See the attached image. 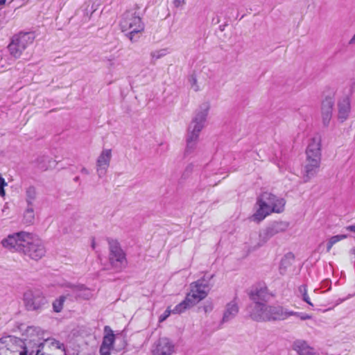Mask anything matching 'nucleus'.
Segmentation results:
<instances>
[{
  "label": "nucleus",
  "instance_id": "obj_16",
  "mask_svg": "<svg viewBox=\"0 0 355 355\" xmlns=\"http://www.w3.org/2000/svg\"><path fill=\"white\" fill-rule=\"evenodd\" d=\"M174 348V345L168 338H162L157 340L153 352L155 355H172Z\"/></svg>",
  "mask_w": 355,
  "mask_h": 355
},
{
  "label": "nucleus",
  "instance_id": "obj_19",
  "mask_svg": "<svg viewBox=\"0 0 355 355\" xmlns=\"http://www.w3.org/2000/svg\"><path fill=\"white\" fill-rule=\"evenodd\" d=\"M239 311V308L235 300L228 302L225 306L220 324L226 323L233 320L237 315Z\"/></svg>",
  "mask_w": 355,
  "mask_h": 355
},
{
  "label": "nucleus",
  "instance_id": "obj_32",
  "mask_svg": "<svg viewBox=\"0 0 355 355\" xmlns=\"http://www.w3.org/2000/svg\"><path fill=\"white\" fill-rule=\"evenodd\" d=\"M299 292L302 294L303 300L309 305L313 306V304L311 302L310 298L307 294V290L305 285H302L299 287Z\"/></svg>",
  "mask_w": 355,
  "mask_h": 355
},
{
  "label": "nucleus",
  "instance_id": "obj_35",
  "mask_svg": "<svg viewBox=\"0 0 355 355\" xmlns=\"http://www.w3.org/2000/svg\"><path fill=\"white\" fill-rule=\"evenodd\" d=\"M189 81L191 85V87L194 89V91L198 92L199 90V86L197 85V78L195 75L192 74L189 78Z\"/></svg>",
  "mask_w": 355,
  "mask_h": 355
},
{
  "label": "nucleus",
  "instance_id": "obj_22",
  "mask_svg": "<svg viewBox=\"0 0 355 355\" xmlns=\"http://www.w3.org/2000/svg\"><path fill=\"white\" fill-rule=\"evenodd\" d=\"M70 288H71L72 294L76 298L89 300L93 295L92 291L83 284L71 285Z\"/></svg>",
  "mask_w": 355,
  "mask_h": 355
},
{
  "label": "nucleus",
  "instance_id": "obj_25",
  "mask_svg": "<svg viewBox=\"0 0 355 355\" xmlns=\"http://www.w3.org/2000/svg\"><path fill=\"white\" fill-rule=\"evenodd\" d=\"M35 221V214L33 206L27 205L24 213L23 222L26 225H32Z\"/></svg>",
  "mask_w": 355,
  "mask_h": 355
},
{
  "label": "nucleus",
  "instance_id": "obj_49",
  "mask_svg": "<svg viewBox=\"0 0 355 355\" xmlns=\"http://www.w3.org/2000/svg\"><path fill=\"white\" fill-rule=\"evenodd\" d=\"M79 180H80V178H79V177H78V176L75 177V178H74V179H73V180H74L75 182H78V181H79Z\"/></svg>",
  "mask_w": 355,
  "mask_h": 355
},
{
  "label": "nucleus",
  "instance_id": "obj_42",
  "mask_svg": "<svg viewBox=\"0 0 355 355\" xmlns=\"http://www.w3.org/2000/svg\"><path fill=\"white\" fill-rule=\"evenodd\" d=\"M7 186V182H6L5 179L2 177V175L0 174V187H5Z\"/></svg>",
  "mask_w": 355,
  "mask_h": 355
},
{
  "label": "nucleus",
  "instance_id": "obj_33",
  "mask_svg": "<svg viewBox=\"0 0 355 355\" xmlns=\"http://www.w3.org/2000/svg\"><path fill=\"white\" fill-rule=\"evenodd\" d=\"M166 54V49H160L155 51H152L150 53V56L153 60H158L163 56H164Z\"/></svg>",
  "mask_w": 355,
  "mask_h": 355
},
{
  "label": "nucleus",
  "instance_id": "obj_5",
  "mask_svg": "<svg viewBox=\"0 0 355 355\" xmlns=\"http://www.w3.org/2000/svg\"><path fill=\"white\" fill-rule=\"evenodd\" d=\"M35 38V34L32 32H20L15 35L8 46L10 55L15 58H20L23 51L33 42Z\"/></svg>",
  "mask_w": 355,
  "mask_h": 355
},
{
  "label": "nucleus",
  "instance_id": "obj_45",
  "mask_svg": "<svg viewBox=\"0 0 355 355\" xmlns=\"http://www.w3.org/2000/svg\"><path fill=\"white\" fill-rule=\"evenodd\" d=\"M80 172L82 173H83V174H85V175H88L89 173V171L86 168H85V167L82 168Z\"/></svg>",
  "mask_w": 355,
  "mask_h": 355
},
{
  "label": "nucleus",
  "instance_id": "obj_15",
  "mask_svg": "<svg viewBox=\"0 0 355 355\" xmlns=\"http://www.w3.org/2000/svg\"><path fill=\"white\" fill-rule=\"evenodd\" d=\"M250 299L254 302V304H264L270 298V294L266 286H257L252 289L250 293Z\"/></svg>",
  "mask_w": 355,
  "mask_h": 355
},
{
  "label": "nucleus",
  "instance_id": "obj_40",
  "mask_svg": "<svg viewBox=\"0 0 355 355\" xmlns=\"http://www.w3.org/2000/svg\"><path fill=\"white\" fill-rule=\"evenodd\" d=\"M10 355H32L33 352H29L28 350H22L21 352L17 353L16 351H10Z\"/></svg>",
  "mask_w": 355,
  "mask_h": 355
},
{
  "label": "nucleus",
  "instance_id": "obj_23",
  "mask_svg": "<svg viewBox=\"0 0 355 355\" xmlns=\"http://www.w3.org/2000/svg\"><path fill=\"white\" fill-rule=\"evenodd\" d=\"M2 340L6 342V345L10 351H16L17 353H20L22 350H28L24 342L20 338H8L5 340L2 339Z\"/></svg>",
  "mask_w": 355,
  "mask_h": 355
},
{
  "label": "nucleus",
  "instance_id": "obj_43",
  "mask_svg": "<svg viewBox=\"0 0 355 355\" xmlns=\"http://www.w3.org/2000/svg\"><path fill=\"white\" fill-rule=\"evenodd\" d=\"M346 229L349 231H351L352 232H355V225H349V226H347L346 227Z\"/></svg>",
  "mask_w": 355,
  "mask_h": 355
},
{
  "label": "nucleus",
  "instance_id": "obj_31",
  "mask_svg": "<svg viewBox=\"0 0 355 355\" xmlns=\"http://www.w3.org/2000/svg\"><path fill=\"white\" fill-rule=\"evenodd\" d=\"M46 343H49L50 347H54L55 349H61L65 352V347L63 343L60 341L55 340V338H48L46 340Z\"/></svg>",
  "mask_w": 355,
  "mask_h": 355
},
{
  "label": "nucleus",
  "instance_id": "obj_30",
  "mask_svg": "<svg viewBox=\"0 0 355 355\" xmlns=\"http://www.w3.org/2000/svg\"><path fill=\"white\" fill-rule=\"evenodd\" d=\"M345 238H347V236L345 234H340V235H336V236H331L329 239V242L327 243V252H329L331 250V248L333 247V245L334 244H336L337 242H338L343 239H345Z\"/></svg>",
  "mask_w": 355,
  "mask_h": 355
},
{
  "label": "nucleus",
  "instance_id": "obj_41",
  "mask_svg": "<svg viewBox=\"0 0 355 355\" xmlns=\"http://www.w3.org/2000/svg\"><path fill=\"white\" fill-rule=\"evenodd\" d=\"M170 311L168 310H166L164 313V315H162L159 318V321L162 322V321H164V320L166 319V318L170 314Z\"/></svg>",
  "mask_w": 355,
  "mask_h": 355
},
{
  "label": "nucleus",
  "instance_id": "obj_28",
  "mask_svg": "<svg viewBox=\"0 0 355 355\" xmlns=\"http://www.w3.org/2000/svg\"><path fill=\"white\" fill-rule=\"evenodd\" d=\"M65 300L66 296L61 295L58 299L53 301V309L55 313H60L62 311Z\"/></svg>",
  "mask_w": 355,
  "mask_h": 355
},
{
  "label": "nucleus",
  "instance_id": "obj_6",
  "mask_svg": "<svg viewBox=\"0 0 355 355\" xmlns=\"http://www.w3.org/2000/svg\"><path fill=\"white\" fill-rule=\"evenodd\" d=\"M23 301L26 309L30 311H42L48 304L44 293L37 289H30L24 293Z\"/></svg>",
  "mask_w": 355,
  "mask_h": 355
},
{
  "label": "nucleus",
  "instance_id": "obj_24",
  "mask_svg": "<svg viewBox=\"0 0 355 355\" xmlns=\"http://www.w3.org/2000/svg\"><path fill=\"white\" fill-rule=\"evenodd\" d=\"M195 304L194 301H193L191 299V297H189L188 295L185 297V299L181 302L180 304L176 305L174 309L171 311L173 313H181L184 311H185L187 309L193 306Z\"/></svg>",
  "mask_w": 355,
  "mask_h": 355
},
{
  "label": "nucleus",
  "instance_id": "obj_44",
  "mask_svg": "<svg viewBox=\"0 0 355 355\" xmlns=\"http://www.w3.org/2000/svg\"><path fill=\"white\" fill-rule=\"evenodd\" d=\"M5 195H6V192L4 190V187H0V196L1 197H3V196H5Z\"/></svg>",
  "mask_w": 355,
  "mask_h": 355
},
{
  "label": "nucleus",
  "instance_id": "obj_26",
  "mask_svg": "<svg viewBox=\"0 0 355 355\" xmlns=\"http://www.w3.org/2000/svg\"><path fill=\"white\" fill-rule=\"evenodd\" d=\"M37 198L36 189L33 186L28 187L26 190V202L27 205L33 206V203Z\"/></svg>",
  "mask_w": 355,
  "mask_h": 355
},
{
  "label": "nucleus",
  "instance_id": "obj_36",
  "mask_svg": "<svg viewBox=\"0 0 355 355\" xmlns=\"http://www.w3.org/2000/svg\"><path fill=\"white\" fill-rule=\"evenodd\" d=\"M202 309L205 313H210L214 309V304L211 301H207L202 306Z\"/></svg>",
  "mask_w": 355,
  "mask_h": 355
},
{
  "label": "nucleus",
  "instance_id": "obj_10",
  "mask_svg": "<svg viewBox=\"0 0 355 355\" xmlns=\"http://www.w3.org/2000/svg\"><path fill=\"white\" fill-rule=\"evenodd\" d=\"M288 223L284 221H275L259 233V246L263 245L275 235L285 232Z\"/></svg>",
  "mask_w": 355,
  "mask_h": 355
},
{
  "label": "nucleus",
  "instance_id": "obj_17",
  "mask_svg": "<svg viewBox=\"0 0 355 355\" xmlns=\"http://www.w3.org/2000/svg\"><path fill=\"white\" fill-rule=\"evenodd\" d=\"M338 119L340 123L345 121L351 112V102L349 96H345L338 101Z\"/></svg>",
  "mask_w": 355,
  "mask_h": 355
},
{
  "label": "nucleus",
  "instance_id": "obj_13",
  "mask_svg": "<svg viewBox=\"0 0 355 355\" xmlns=\"http://www.w3.org/2000/svg\"><path fill=\"white\" fill-rule=\"evenodd\" d=\"M112 158L111 149H104L96 160V171L99 178H102L107 173Z\"/></svg>",
  "mask_w": 355,
  "mask_h": 355
},
{
  "label": "nucleus",
  "instance_id": "obj_51",
  "mask_svg": "<svg viewBox=\"0 0 355 355\" xmlns=\"http://www.w3.org/2000/svg\"><path fill=\"white\" fill-rule=\"evenodd\" d=\"M152 355H155V353L153 352V354Z\"/></svg>",
  "mask_w": 355,
  "mask_h": 355
},
{
  "label": "nucleus",
  "instance_id": "obj_27",
  "mask_svg": "<svg viewBox=\"0 0 355 355\" xmlns=\"http://www.w3.org/2000/svg\"><path fill=\"white\" fill-rule=\"evenodd\" d=\"M107 329H109L110 333H107L104 336L102 345L111 347L113 345L114 340V335L112 333V331L110 329V327L106 326L105 327V330L107 331Z\"/></svg>",
  "mask_w": 355,
  "mask_h": 355
},
{
  "label": "nucleus",
  "instance_id": "obj_2",
  "mask_svg": "<svg viewBox=\"0 0 355 355\" xmlns=\"http://www.w3.org/2000/svg\"><path fill=\"white\" fill-rule=\"evenodd\" d=\"M139 9L138 5L135 8L126 10L121 16L119 23L121 31L125 33V36L132 43L137 42L139 36L144 31L145 25L141 20V17L137 10Z\"/></svg>",
  "mask_w": 355,
  "mask_h": 355
},
{
  "label": "nucleus",
  "instance_id": "obj_20",
  "mask_svg": "<svg viewBox=\"0 0 355 355\" xmlns=\"http://www.w3.org/2000/svg\"><path fill=\"white\" fill-rule=\"evenodd\" d=\"M36 167L42 171H46L49 169L54 168L57 164L55 160L49 157V156L42 155L39 156L35 161Z\"/></svg>",
  "mask_w": 355,
  "mask_h": 355
},
{
  "label": "nucleus",
  "instance_id": "obj_14",
  "mask_svg": "<svg viewBox=\"0 0 355 355\" xmlns=\"http://www.w3.org/2000/svg\"><path fill=\"white\" fill-rule=\"evenodd\" d=\"M335 101L332 96L325 97L321 103V115L324 126H329L333 114Z\"/></svg>",
  "mask_w": 355,
  "mask_h": 355
},
{
  "label": "nucleus",
  "instance_id": "obj_4",
  "mask_svg": "<svg viewBox=\"0 0 355 355\" xmlns=\"http://www.w3.org/2000/svg\"><path fill=\"white\" fill-rule=\"evenodd\" d=\"M250 308V316L257 322L284 320L289 315L293 314L292 312L284 311L282 306H269L265 303L254 304Z\"/></svg>",
  "mask_w": 355,
  "mask_h": 355
},
{
  "label": "nucleus",
  "instance_id": "obj_11",
  "mask_svg": "<svg viewBox=\"0 0 355 355\" xmlns=\"http://www.w3.org/2000/svg\"><path fill=\"white\" fill-rule=\"evenodd\" d=\"M209 291L208 283L204 279H200L191 284V292L187 295L197 304L207 296Z\"/></svg>",
  "mask_w": 355,
  "mask_h": 355
},
{
  "label": "nucleus",
  "instance_id": "obj_7",
  "mask_svg": "<svg viewBox=\"0 0 355 355\" xmlns=\"http://www.w3.org/2000/svg\"><path fill=\"white\" fill-rule=\"evenodd\" d=\"M109 245V261L112 268L122 270L127 266L125 253L117 240L107 239Z\"/></svg>",
  "mask_w": 355,
  "mask_h": 355
},
{
  "label": "nucleus",
  "instance_id": "obj_47",
  "mask_svg": "<svg viewBox=\"0 0 355 355\" xmlns=\"http://www.w3.org/2000/svg\"><path fill=\"white\" fill-rule=\"evenodd\" d=\"M6 0H0V6L5 4Z\"/></svg>",
  "mask_w": 355,
  "mask_h": 355
},
{
  "label": "nucleus",
  "instance_id": "obj_1",
  "mask_svg": "<svg viewBox=\"0 0 355 355\" xmlns=\"http://www.w3.org/2000/svg\"><path fill=\"white\" fill-rule=\"evenodd\" d=\"M209 110V104L208 103L202 104L189 125L187 129V146L184 151L185 155H190L195 150L200 132L205 126Z\"/></svg>",
  "mask_w": 355,
  "mask_h": 355
},
{
  "label": "nucleus",
  "instance_id": "obj_38",
  "mask_svg": "<svg viewBox=\"0 0 355 355\" xmlns=\"http://www.w3.org/2000/svg\"><path fill=\"white\" fill-rule=\"evenodd\" d=\"M110 347L101 345L100 348L101 355H110Z\"/></svg>",
  "mask_w": 355,
  "mask_h": 355
},
{
  "label": "nucleus",
  "instance_id": "obj_12",
  "mask_svg": "<svg viewBox=\"0 0 355 355\" xmlns=\"http://www.w3.org/2000/svg\"><path fill=\"white\" fill-rule=\"evenodd\" d=\"M321 138L320 136L313 137L306 150V161L313 163L321 162Z\"/></svg>",
  "mask_w": 355,
  "mask_h": 355
},
{
  "label": "nucleus",
  "instance_id": "obj_37",
  "mask_svg": "<svg viewBox=\"0 0 355 355\" xmlns=\"http://www.w3.org/2000/svg\"><path fill=\"white\" fill-rule=\"evenodd\" d=\"M187 0H173V5L176 8L182 9L186 4Z\"/></svg>",
  "mask_w": 355,
  "mask_h": 355
},
{
  "label": "nucleus",
  "instance_id": "obj_34",
  "mask_svg": "<svg viewBox=\"0 0 355 355\" xmlns=\"http://www.w3.org/2000/svg\"><path fill=\"white\" fill-rule=\"evenodd\" d=\"M11 352L6 345V342L0 340V355H10Z\"/></svg>",
  "mask_w": 355,
  "mask_h": 355
},
{
  "label": "nucleus",
  "instance_id": "obj_3",
  "mask_svg": "<svg viewBox=\"0 0 355 355\" xmlns=\"http://www.w3.org/2000/svg\"><path fill=\"white\" fill-rule=\"evenodd\" d=\"M259 209L253 215L254 220L261 221L272 212L282 213L284 210L286 201L271 193L263 192L258 198Z\"/></svg>",
  "mask_w": 355,
  "mask_h": 355
},
{
  "label": "nucleus",
  "instance_id": "obj_50",
  "mask_svg": "<svg viewBox=\"0 0 355 355\" xmlns=\"http://www.w3.org/2000/svg\"><path fill=\"white\" fill-rule=\"evenodd\" d=\"M92 247L93 249L95 248V242H94V240H93V242H92Z\"/></svg>",
  "mask_w": 355,
  "mask_h": 355
},
{
  "label": "nucleus",
  "instance_id": "obj_21",
  "mask_svg": "<svg viewBox=\"0 0 355 355\" xmlns=\"http://www.w3.org/2000/svg\"><path fill=\"white\" fill-rule=\"evenodd\" d=\"M293 349L299 355H320L313 347H310L304 340H298L293 343Z\"/></svg>",
  "mask_w": 355,
  "mask_h": 355
},
{
  "label": "nucleus",
  "instance_id": "obj_39",
  "mask_svg": "<svg viewBox=\"0 0 355 355\" xmlns=\"http://www.w3.org/2000/svg\"><path fill=\"white\" fill-rule=\"evenodd\" d=\"M291 312L293 313L291 315H297L300 318V319L302 320H306L311 318V315L306 314V313H300L293 312V311H291Z\"/></svg>",
  "mask_w": 355,
  "mask_h": 355
},
{
  "label": "nucleus",
  "instance_id": "obj_8",
  "mask_svg": "<svg viewBox=\"0 0 355 355\" xmlns=\"http://www.w3.org/2000/svg\"><path fill=\"white\" fill-rule=\"evenodd\" d=\"M30 233L26 232H19L9 234L1 241L2 245L10 250L21 252L25 243L28 241Z\"/></svg>",
  "mask_w": 355,
  "mask_h": 355
},
{
  "label": "nucleus",
  "instance_id": "obj_18",
  "mask_svg": "<svg viewBox=\"0 0 355 355\" xmlns=\"http://www.w3.org/2000/svg\"><path fill=\"white\" fill-rule=\"evenodd\" d=\"M320 163L304 161L302 171L304 182H309L319 171Z\"/></svg>",
  "mask_w": 355,
  "mask_h": 355
},
{
  "label": "nucleus",
  "instance_id": "obj_29",
  "mask_svg": "<svg viewBox=\"0 0 355 355\" xmlns=\"http://www.w3.org/2000/svg\"><path fill=\"white\" fill-rule=\"evenodd\" d=\"M289 259H293V255L291 254H287L281 261L279 270L282 275H284L286 272L287 267L291 265Z\"/></svg>",
  "mask_w": 355,
  "mask_h": 355
},
{
  "label": "nucleus",
  "instance_id": "obj_46",
  "mask_svg": "<svg viewBox=\"0 0 355 355\" xmlns=\"http://www.w3.org/2000/svg\"><path fill=\"white\" fill-rule=\"evenodd\" d=\"M350 44H354L355 43V34L354 35V36L352 37V39L349 40V42Z\"/></svg>",
  "mask_w": 355,
  "mask_h": 355
},
{
  "label": "nucleus",
  "instance_id": "obj_9",
  "mask_svg": "<svg viewBox=\"0 0 355 355\" xmlns=\"http://www.w3.org/2000/svg\"><path fill=\"white\" fill-rule=\"evenodd\" d=\"M21 252L28 256L31 259L37 261L45 255L46 249L40 239L34 238L33 236L30 234L28 241L25 243Z\"/></svg>",
  "mask_w": 355,
  "mask_h": 355
},
{
  "label": "nucleus",
  "instance_id": "obj_48",
  "mask_svg": "<svg viewBox=\"0 0 355 355\" xmlns=\"http://www.w3.org/2000/svg\"><path fill=\"white\" fill-rule=\"evenodd\" d=\"M350 252L355 256V248L350 250Z\"/></svg>",
  "mask_w": 355,
  "mask_h": 355
}]
</instances>
